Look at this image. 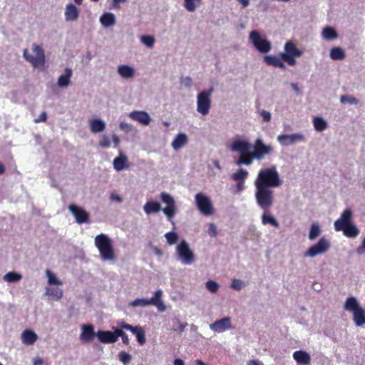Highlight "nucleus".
I'll use <instances>...</instances> for the list:
<instances>
[{"instance_id": "1", "label": "nucleus", "mask_w": 365, "mask_h": 365, "mask_svg": "<svg viewBox=\"0 0 365 365\" xmlns=\"http://www.w3.org/2000/svg\"><path fill=\"white\" fill-rule=\"evenodd\" d=\"M255 199L263 210H269L274 202L273 187H279L282 181L275 166L259 170L255 180Z\"/></svg>"}, {"instance_id": "2", "label": "nucleus", "mask_w": 365, "mask_h": 365, "mask_svg": "<svg viewBox=\"0 0 365 365\" xmlns=\"http://www.w3.org/2000/svg\"><path fill=\"white\" fill-rule=\"evenodd\" d=\"M252 145L245 140H237L232 142L231 149L240 153L237 161L238 165H250L253 160H261L264 156L273 152L271 145H266L260 138H257L253 145V150L250 151Z\"/></svg>"}, {"instance_id": "3", "label": "nucleus", "mask_w": 365, "mask_h": 365, "mask_svg": "<svg viewBox=\"0 0 365 365\" xmlns=\"http://www.w3.org/2000/svg\"><path fill=\"white\" fill-rule=\"evenodd\" d=\"M302 54L303 51L293 41H288L284 44V52L279 56H265L264 62L268 66L286 69L284 62L290 66H294L297 64L296 58L302 56Z\"/></svg>"}, {"instance_id": "4", "label": "nucleus", "mask_w": 365, "mask_h": 365, "mask_svg": "<svg viewBox=\"0 0 365 365\" xmlns=\"http://www.w3.org/2000/svg\"><path fill=\"white\" fill-rule=\"evenodd\" d=\"M95 245L98 248L101 257L104 261H111L115 257L112 240L105 234L95 237Z\"/></svg>"}, {"instance_id": "5", "label": "nucleus", "mask_w": 365, "mask_h": 365, "mask_svg": "<svg viewBox=\"0 0 365 365\" xmlns=\"http://www.w3.org/2000/svg\"><path fill=\"white\" fill-rule=\"evenodd\" d=\"M344 309L352 312L353 320L356 326L361 327L365 324V310L359 306L355 297H348L344 304Z\"/></svg>"}, {"instance_id": "6", "label": "nucleus", "mask_w": 365, "mask_h": 365, "mask_svg": "<svg viewBox=\"0 0 365 365\" xmlns=\"http://www.w3.org/2000/svg\"><path fill=\"white\" fill-rule=\"evenodd\" d=\"M163 292L161 289H158L155 292L153 297L150 299H136L130 302V305L133 307H146L149 305H153L156 307L159 312H165L166 307L162 301Z\"/></svg>"}, {"instance_id": "7", "label": "nucleus", "mask_w": 365, "mask_h": 365, "mask_svg": "<svg viewBox=\"0 0 365 365\" xmlns=\"http://www.w3.org/2000/svg\"><path fill=\"white\" fill-rule=\"evenodd\" d=\"M33 51L35 56L29 55L27 49L24 50V57L34 68L43 67L45 64V54L43 50L38 45L33 44Z\"/></svg>"}, {"instance_id": "8", "label": "nucleus", "mask_w": 365, "mask_h": 365, "mask_svg": "<svg viewBox=\"0 0 365 365\" xmlns=\"http://www.w3.org/2000/svg\"><path fill=\"white\" fill-rule=\"evenodd\" d=\"M213 91L212 88L200 92L197 98V110L205 115H207L211 106L210 96Z\"/></svg>"}, {"instance_id": "9", "label": "nucleus", "mask_w": 365, "mask_h": 365, "mask_svg": "<svg viewBox=\"0 0 365 365\" xmlns=\"http://www.w3.org/2000/svg\"><path fill=\"white\" fill-rule=\"evenodd\" d=\"M195 202L199 211L205 216H210L214 212V207L210 198L202 192L195 195Z\"/></svg>"}, {"instance_id": "10", "label": "nucleus", "mask_w": 365, "mask_h": 365, "mask_svg": "<svg viewBox=\"0 0 365 365\" xmlns=\"http://www.w3.org/2000/svg\"><path fill=\"white\" fill-rule=\"evenodd\" d=\"M176 252L179 259L185 264H190L195 260V255L193 252L190 250L187 242L185 240H182L176 247Z\"/></svg>"}, {"instance_id": "11", "label": "nucleus", "mask_w": 365, "mask_h": 365, "mask_svg": "<svg viewBox=\"0 0 365 365\" xmlns=\"http://www.w3.org/2000/svg\"><path fill=\"white\" fill-rule=\"evenodd\" d=\"M250 39L254 46L260 53H266L271 49V43L267 39L262 38L259 33L257 31H252L250 34Z\"/></svg>"}, {"instance_id": "12", "label": "nucleus", "mask_w": 365, "mask_h": 365, "mask_svg": "<svg viewBox=\"0 0 365 365\" xmlns=\"http://www.w3.org/2000/svg\"><path fill=\"white\" fill-rule=\"evenodd\" d=\"M330 245L325 237H322L317 244L311 246L305 252L304 255L314 257L318 255L326 252L329 248Z\"/></svg>"}, {"instance_id": "13", "label": "nucleus", "mask_w": 365, "mask_h": 365, "mask_svg": "<svg viewBox=\"0 0 365 365\" xmlns=\"http://www.w3.org/2000/svg\"><path fill=\"white\" fill-rule=\"evenodd\" d=\"M68 209L78 224L89 222V214L83 208L75 204H70Z\"/></svg>"}, {"instance_id": "14", "label": "nucleus", "mask_w": 365, "mask_h": 365, "mask_svg": "<svg viewBox=\"0 0 365 365\" xmlns=\"http://www.w3.org/2000/svg\"><path fill=\"white\" fill-rule=\"evenodd\" d=\"M160 199L167 205V206L163 209V212L168 217V220L171 221L172 218L175 215V200L170 194L165 192H161Z\"/></svg>"}, {"instance_id": "15", "label": "nucleus", "mask_w": 365, "mask_h": 365, "mask_svg": "<svg viewBox=\"0 0 365 365\" xmlns=\"http://www.w3.org/2000/svg\"><path fill=\"white\" fill-rule=\"evenodd\" d=\"M119 326L123 329L128 331H131L133 334H134L136 336L138 342L140 345H143L145 341V331L140 326H136L133 327L130 324H126L125 322H122L121 324H119Z\"/></svg>"}, {"instance_id": "16", "label": "nucleus", "mask_w": 365, "mask_h": 365, "mask_svg": "<svg viewBox=\"0 0 365 365\" xmlns=\"http://www.w3.org/2000/svg\"><path fill=\"white\" fill-rule=\"evenodd\" d=\"M232 328L231 317H226L210 324V329L215 332L221 333Z\"/></svg>"}, {"instance_id": "17", "label": "nucleus", "mask_w": 365, "mask_h": 365, "mask_svg": "<svg viewBox=\"0 0 365 365\" xmlns=\"http://www.w3.org/2000/svg\"><path fill=\"white\" fill-rule=\"evenodd\" d=\"M352 212L350 209H346L341 215L340 217L334 222V229L336 231H341L343 227L351 224Z\"/></svg>"}, {"instance_id": "18", "label": "nucleus", "mask_w": 365, "mask_h": 365, "mask_svg": "<svg viewBox=\"0 0 365 365\" xmlns=\"http://www.w3.org/2000/svg\"><path fill=\"white\" fill-rule=\"evenodd\" d=\"M277 140L284 146L292 145L298 141L304 140V136L302 134L294 133L291 135L284 134L277 136Z\"/></svg>"}, {"instance_id": "19", "label": "nucleus", "mask_w": 365, "mask_h": 365, "mask_svg": "<svg viewBox=\"0 0 365 365\" xmlns=\"http://www.w3.org/2000/svg\"><path fill=\"white\" fill-rule=\"evenodd\" d=\"M98 340L103 344H113L116 342V329L113 332L110 331L99 330L96 333Z\"/></svg>"}, {"instance_id": "20", "label": "nucleus", "mask_w": 365, "mask_h": 365, "mask_svg": "<svg viewBox=\"0 0 365 365\" xmlns=\"http://www.w3.org/2000/svg\"><path fill=\"white\" fill-rule=\"evenodd\" d=\"M82 331L80 334V339L83 343L91 341L96 333L94 331V328L92 324H83L81 327Z\"/></svg>"}, {"instance_id": "21", "label": "nucleus", "mask_w": 365, "mask_h": 365, "mask_svg": "<svg viewBox=\"0 0 365 365\" xmlns=\"http://www.w3.org/2000/svg\"><path fill=\"white\" fill-rule=\"evenodd\" d=\"M129 116L134 120L139 122L140 123L148 125L151 121V118L148 113L145 111L135 110L129 114Z\"/></svg>"}, {"instance_id": "22", "label": "nucleus", "mask_w": 365, "mask_h": 365, "mask_svg": "<svg viewBox=\"0 0 365 365\" xmlns=\"http://www.w3.org/2000/svg\"><path fill=\"white\" fill-rule=\"evenodd\" d=\"M79 16L78 9L73 4L66 5L65 11V19L68 21H74L78 19Z\"/></svg>"}, {"instance_id": "23", "label": "nucleus", "mask_w": 365, "mask_h": 365, "mask_svg": "<svg viewBox=\"0 0 365 365\" xmlns=\"http://www.w3.org/2000/svg\"><path fill=\"white\" fill-rule=\"evenodd\" d=\"M21 341L26 345L34 344L38 339L37 334L31 329H26L21 334Z\"/></svg>"}, {"instance_id": "24", "label": "nucleus", "mask_w": 365, "mask_h": 365, "mask_svg": "<svg viewBox=\"0 0 365 365\" xmlns=\"http://www.w3.org/2000/svg\"><path fill=\"white\" fill-rule=\"evenodd\" d=\"M293 358L299 364L309 365L311 362L310 355L302 350L294 351Z\"/></svg>"}, {"instance_id": "25", "label": "nucleus", "mask_w": 365, "mask_h": 365, "mask_svg": "<svg viewBox=\"0 0 365 365\" xmlns=\"http://www.w3.org/2000/svg\"><path fill=\"white\" fill-rule=\"evenodd\" d=\"M118 73L123 78H130L134 76L135 71L131 66L120 65L118 68Z\"/></svg>"}, {"instance_id": "26", "label": "nucleus", "mask_w": 365, "mask_h": 365, "mask_svg": "<svg viewBox=\"0 0 365 365\" xmlns=\"http://www.w3.org/2000/svg\"><path fill=\"white\" fill-rule=\"evenodd\" d=\"M72 76V70L69 68L65 69V73L61 75L58 78V85L60 87H66L70 84V80Z\"/></svg>"}, {"instance_id": "27", "label": "nucleus", "mask_w": 365, "mask_h": 365, "mask_svg": "<svg viewBox=\"0 0 365 365\" xmlns=\"http://www.w3.org/2000/svg\"><path fill=\"white\" fill-rule=\"evenodd\" d=\"M127 161V157L125 155L120 153L119 156L114 159L113 167L117 171H121L124 168L128 167V165H126Z\"/></svg>"}, {"instance_id": "28", "label": "nucleus", "mask_w": 365, "mask_h": 365, "mask_svg": "<svg viewBox=\"0 0 365 365\" xmlns=\"http://www.w3.org/2000/svg\"><path fill=\"white\" fill-rule=\"evenodd\" d=\"M187 137L184 133H179L172 143V146L175 150H179L187 143Z\"/></svg>"}, {"instance_id": "29", "label": "nucleus", "mask_w": 365, "mask_h": 365, "mask_svg": "<svg viewBox=\"0 0 365 365\" xmlns=\"http://www.w3.org/2000/svg\"><path fill=\"white\" fill-rule=\"evenodd\" d=\"M90 128L92 133H101L105 130L106 124L100 119H93L90 121Z\"/></svg>"}, {"instance_id": "30", "label": "nucleus", "mask_w": 365, "mask_h": 365, "mask_svg": "<svg viewBox=\"0 0 365 365\" xmlns=\"http://www.w3.org/2000/svg\"><path fill=\"white\" fill-rule=\"evenodd\" d=\"M341 231L347 237H356L359 233V229L352 223L343 227Z\"/></svg>"}, {"instance_id": "31", "label": "nucleus", "mask_w": 365, "mask_h": 365, "mask_svg": "<svg viewBox=\"0 0 365 365\" xmlns=\"http://www.w3.org/2000/svg\"><path fill=\"white\" fill-rule=\"evenodd\" d=\"M143 209L146 214H150L159 212L161 207L158 202L148 201L145 204Z\"/></svg>"}, {"instance_id": "32", "label": "nucleus", "mask_w": 365, "mask_h": 365, "mask_svg": "<svg viewBox=\"0 0 365 365\" xmlns=\"http://www.w3.org/2000/svg\"><path fill=\"white\" fill-rule=\"evenodd\" d=\"M330 57L334 61L343 60L346 57V54L340 47H334L330 51Z\"/></svg>"}, {"instance_id": "33", "label": "nucleus", "mask_w": 365, "mask_h": 365, "mask_svg": "<svg viewBox=\"0 0 365 365\" xmlns=\"http://www.w3.org/2000/svg\"><path fill=\"white\" fill-rule=\"evenodd\" d=\"M313 124L314 129L319 132L324 131L328 126L327 121L319 116L314 118Z\"/></svg>"}, {"instance_id": "34", "label": "nucleus", "mask_w": 365, "mask_h": 365, "mask_svg": "<svg viewBox=\"0 0 365 365\" xmlns=\"http://www.w3.org/2000/svg\"><path fill=\"white\" fill-rule=\"evenodd\" d=\"M101 22L105 26H110L115 24V17L112 13H105L101 17Z\"/></svg>"}, {"instance_id": "35", "label": "nucleus", "mask_w": 365, "mask_h": 365, "mask_svg": "<svg viewBox=\"0 0 365 365\" xmlns=\"http://www.w3.org/2000/svg\"><path fill=\"white\" fill-rule=\"evenodd\" d=\"M264 213L262 215V222L263 225L269 224L274 227H279V224L277 220L272 215L267 214V211L264 210Z\"/></svg>"}, {"instance_id": "36", "label": "nucleus", "mask_w": 365, "mask_h": 365, "mask_svg": "<svg viewBox=\"0 0 365 365\" xmlns=\"http://www.w3.org/2000/svg\"><path fill=\"white\" fill-rule=\"evenodd\" d=\"M46 294L52 297L53 299L58 301L63 297V292L59 288L48 287L46 289Z\"/></svg>"}, {"instance_id": "37", "label": "nucleus", "mask_w": 365, "mask_h": 365, "mask_svg": "<svg viewBox=\"0 0 365 365\" xmlns=\"http://www.w3.org/2000/svg\"><path fill=\"white\" fill-rule=\"evenodd\" d=\"M322 232L320 226L318 223L314 222L312 224L309 232V239L313 240L320 235Z\"/></svg>"}, {"instance_id": "38", "label": "nucleus", "mask_w": 365, "mask_h": 365, "mask_svg": "<svg viewBox=\"0 0 365 365\" xmlns=\"http://www.w3.org/2000/svg\"><path fill=\"white\" fill-rule=\"evenodd\" d=\"M323 37L327 40H332L337 37V32L331 26H327L322 31Z\"/></svg>"}, {"instance_id": "39", "label": "nucleus", "mask_w": 365, "mask_h": 365, "mask_svg": "<svg viewBox=\"0 0 365 365\" xmlns=\"http://www.w3.org/2000/svg\"><path fill=\"white\" fill-rule=\"evenodd\" d=\"M248 175V172L246 170L242 168L239 169L236 173L232 175V179L235 181H242L245 182V180Z\"/></svg>"}, {"instance_id": "40", "label": "nucleus", "mask_w": 365, "mask_h": 365, "mask_svg": "<svg viewBox=\"0 0 365 365\" xmlns=\"http://www.w3.org/2000/svg\"><path fill=\"white\" fill-rule=\"evenodd\" d=\"M202 0H185V8L188 11H195L197 6L201 4Z\"/></svg>"}, {"instance_id": "41", "label": "nucleus", "mask_w": 365, "mask_h": 365, "mask_svg": "<svg viewBox=\"0 0 365 365\" xmlns=\"http://www.w3.org/2000/svg\"><path fill=\"white\" fill-rule=\"evenodd\" d=\"M21 277L22 276L19 273L9 272L4 275V279L8 282H14L20 280Z\"/></svg>"}, {"instance_id": "42", "label": "nucleus", "mask_w": 365, "mask_h": 365, "mask_svg": "<svg viewBox=\"0 0 365 365\" xmlns=\"http://www.w3.org/2000/svg\"><path fill=\"white\" fill-rule=\"evenodd\" d=\"M46 276L48 277V283L49 284L61 285L62 282L59 280L57 277L49 269L46 271Z\"/></svg>"}, {"instance_id": "43", "label": "nucleus", "mask_w": 365, "mask_h": 365, "mask_svg": "<svg viewBox=\"0 0 365 365\" xmlns=\"http://www.w3.org/2000/svg\"><path fill=\"white\" fill-rule=\"evenodd\" d=\"M165 237L170 245L175 244L178 240V235L175 232H169L165 235Z\"/></svg>"}, {"instance_id": "44", "label": "nucleus", "mask_w": 365, "mask_h": 365, "mask_svg": "<svg viewBox=\"0 0 365 365\" xmlns=\"http://www.w3.org/2000/svg\"><path fill=\"white\" fill-rule=\"evenodd\" d=\"M140 40L143 43L146 45L149 48H152L154 46L155 38L151 36L144 35L140 37Z\"/></svg>"}, {"instance_id": "45", "label": "nucleus", "mask_w": 365, "mask_h": 365, "mask_svg": "<svg viewBox=\"0 0 365 365\" xmlns=\"http://www.w3.org/2000/svg\"><path fill=\"white\" fill-rule=\"evenodd\" d=\"M119 337L122 338V341L124 344H129V338L128 334H126L122 329H116V341Z\"/></svg>"}, {"instance_id": "46", "label": "nucleus", "mask_w": 365, "mask_h": 365, "mask_svg": "<svg viewBox=\"0 0 365 365\" xmlns=\"http://www.w3.org/2000/svg\"><path fill=\"white\" fill-rule=\"evenodd\" d=\"M340 102L342 103L347 102L349 104L352 105L357 104L359 103V101L354 96L343 95L340 97Z\"/></svg>"}, {"instance_id": "47", "label": "nucleus", "mask_w": 365, "mask_h": 365, "mask_svg": "<svg viewBox=\"0 0 365 365\" xmlns=\"http://www.w3.org/2000/svg\"><path fill=\"white\" fill-rule=\"evenodd\" d=\"M206 287L212 293H216L219 289V285L216 282L209 280L206 283Z\"/></svg>"}, {"instance_id": "48", "label": "nucleus", "mask_w": 365, "mask_h": 365, "mask_svg": "<svg viewBox=\"0 0 365 365\" xmlns=\"http://www.w3.org/2000/svg\"><path fill=\"white\" fill-rule=\"evenodd\" d=\"M119 359L124 364H128L131 360V355L125 351H120L118 354Z\"/></svg>"}, {"instance_id": "49", "label": "nucleus", "mask_w": 365, "mask_h": 365, "mask_svg": "<svg viewBox=\"0 0 365 365\" xmlns=\"http://www.w3.org/2000/svg\"><path fill=\"white\" fill-rule=\"evenodd\" d=\"M99 145L102 148H108L110 146V140L108 136L103 135L99 141Z\"/></svg>"}, {"instance_id": "50", "label": "nucleus", "mask_w": 365, "mask_h": 365, "mask_svg": "<svg viewBox=\"0 0 365 365\" xmlns=\"http://www.w3.org/2000/svg\"><path fill=\"white\" fill-rule=\"evenodd\" d=\"M260 116L262 118L264 122H269L271 120V114L269 112L264 110H260L259 111Z\"/></svg>"}, {"instance_id": "51", "label": "nucleus", "mask_w": 365, "mask_h": 365, "mask_svg": "<svg viewBox=\"0 0 365 365\" xmlns=\"http://www.w3.org/2000/svg\"><path fill=\"white\" fill-rule=\"evenodd\" d=\"M242 282L240 279H233L232 284H231V287L235 290H240L242 289Z\"/></svg>"}, {"instance_id": "52", "label": "nucleus", "mask_w": 365, "mask_h": 365, "mask_svg": "<svg viewBox=\"0 0 365 365\" xmlns=\"http://www.w3.org/2000/svg\"><path fill=\"white\" fill-rule=\"evenodd\" d=\"M208 232L210 236L214 237H217V227L215 224L210 223L209 225Z\"/></svg>"}, {"instance_id": "53", "label": "nucleus", "mask_w": 365, "mask_h": 365, "mask_svg": "<svg viewBox=\"0 0 365 365\" xmlns=\"http://www.w3.org/2000/svg\"><path fill=\"white\" fill-rule=\"evenodd\" d=\"M181 84L184 85L185 87H190L192 83V78L190 77H182L180 78Z\"/></svg>"}, {"instance_id": "54", "label": "nucleus", "mask_w": 365, "mask_h": 365, "mask_svg": "<svg viewBox=\"0 0 365 365\" xmlns=\"http://www.w3.org/2000/svg\"><path fill=\"white\" fill-rule=\"evenodd\" d=\"M46 120H47V113L45 111H43L41 113L39 117L38 118L34 119V121L35 123H39L41 122H46Z\"/></svg>"}, {"instance_id": "55", "label": "nucleus", "mask_w": 365, "mask_h": 365, "mask_svg": "<svg viewBox=\"0 0 365 365\" xmlns=\"http://www.w3.org/2000/svg\"><path fill=\"white\" fill-rule=\"evenodd\" d=\"M356 253L358 255L365 254V238L363 240L361 245L357 247Z\"/></svg>"}, {"instance_id": "56", "label": "nucleus", "mask_w": 365, "mask_h": 365, "mask_svg": "<svg viewBox=\"0 0 365 365\" xmlns=\"http://www.w3.org/2000/svg\"><path fill=\"white\" fill-rule=\"evenodd\" d=\"M176 322H177V323L179 324V327H178V330L179 331H180V332L183 331H184V329H185V327H187V323H184V324H183V323H182V322H180V321L178 319H176Z\"/></svg>"}, {"instance_id": "57", "label": "nucleus", "mask_w": 365, "mask_h": 365, "mask_svg": "<svg viewBox=\"0 0 365 365\" xmlns=\"http://www.w3.org/2000/svg\"><path fill=\"white\" fill-rule=\"evenodd\" d=\"M110 198V200H112L113 201H117L118 202H120L123 200L122 197L116 194H111Z\"/></svg>"}, {"instance_id": "58", "label": "nucleus", "mask_w": 365, "mask_h": 365, "mask_svg": "<svg viewBox=\"0 0 365 365\" xmlns=\"http://www.w3.org/2000/svg\"><path fill=\"white\" fill-rule=\"evenodd\" d=\"M244 183L242 181H237V189L238 191H241L244 189Z\"/></svg>"}, {"instance_id": "59", "label": "nucleus", "mask_w": 365, "mask_h": 365, "mask_svg": "<svg viewBox=\"0 0 365 365\" xmlns=\"http://www.w3.org/2000/svg\"><path fill=\"white\" fill-rule=\"evenodd\" d=\"M242 6L245 8L250 4V0H237Z\"/></svg>"}, {"instance_id": "60", "label": "nucleus", "mask_w": 365, "mask_h": 365, "mask_svg": "<svg viewBox=\"0 0 365 365\" xmlns=\"http://www.w3.org/2000/svg\"><path fill=\"white\" fill-rule=\"evenodd\" d=\"M113 140L115 145V146H118L120 143V139L116 135H113Z\"/></svg>"}, {"instance_id": "61", "label": "nucleus", "mask_w": 365, "mask_h": 365, "mask_svg": "<svg viewBox=\"0 0 365 365\" xmlns=\"http://www.w3.org/2000/svg\"><path fill=\"white\" fill-rule=\"evenodd\" d=\"M174 365H185V363L182 359H176L174 360Z\"/></svg>"}, {"instance_id": "62", "label": "nucleus", "mask_w": 365, "mask_h": 365, "mask_svg": "<svg viewBox=\"0 0 365 365\" xmlns=\"http://www.w3.org/2000/svg\"><path fill=\"white\" fill-rule=\"evenodd\" d=\"M6 171V168L4 166V165L1 163H0V175H2L5 173Z\"/></svg>"}, {"instance_id": "63", "label": "nucleus", "mask_w": 365, "mask_h": 365, "mask_svg": "<svg viewBox=\"0 0 365 365\" xmlns=\"http://www.w3.org/2000/svg\"><path fill=\"white\" fill-rule=\"evenodd\" d=\"M43 360L41 359H35L34 364V365H42Z\"/></svg>"}, {"instance_id": "64", "label": "nucleus", "mask_w": 365, "mask_h": 365, "mask_svg": "<svg viewBox=\"0 0 365 365\" xmlns=\"http://www.w3.org/2000/svg\"><path fill=\"white\" fill-rule=\"evenodd\" d=\"M195 364L196 365H207L206 363H205L204 361H202V360H200V359H197L195 361Z\"/></svg>"}]
</instances>
